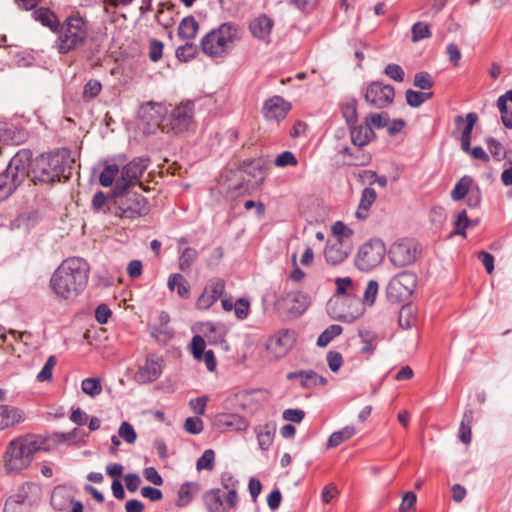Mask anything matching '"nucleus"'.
I'll use <instances>...</instances> for the list:
<instances>
[{"mask_svg":"<svg viewBox=\"0 0 512 512\" xmlns=\"http://www.w3.org/2000/svg\"><path fill=\"white\" fill-rule=\"evenodd\" d=\"M57 363V359L54 355H51L41 371L37 375V380L39 382L51 381L52 380V372Z\"/></svg>","mask_w":512,"mask_h":512,"instance_id":"603ef678","label":"nucleus"},{"mask_svg":"<svg viewBox=\"0 0 512 512\" xmlns=\"http://www.w3.org/2000/svg\"><path fill=\"white\" fill-rule=\"evenodd\" d=\"M150 205L140 193L124 189L115 193L113 199V214L121 219L135 220L148 215Z\"/></svg>","mask_w":512,"mask_h":512,"instance_id":"6e6552de","label":"nucleus"},{"mask_svg":"<svg viewBox=\"0 0 512 512\" xmlns=\"http://www.w3.org/2000/svg\"><path fill=\"white\" fill-rule=\"evenodd\" d=\"M357 433L353 425H347L342 429L333 432L326 443L327 449H332L340 446L342 443L350 440Z\"/></svg>","mask_w":512,"mask_h":512,"instance_id":"c756f323","label":"nucleus"},{"mask_svg":"<svg viewBox=\"0 0 512 512\" xmlns=\"http://www.w3.org/2000/svg\"><path fill=\"white\" fill-rule=\"evenodd\" d=\"M431 97L432 93L419 92L411 89L406 91V101L411 107H419Z\"/></svg>","mask_w":512,"mask_h":512,"instance_id":"49530a36","label":"nucleus"},{"mask_svg":"<svg viewBox=\"0 0 512 512\" xmlns=\"http://www.w3.org/2000/svg\"><path fill=\"white\" fill-rule=\"evenodd\" d=\"M340 111L342 116L345 118L348 126L356 124L358 119L357 114V101L350 99L340 105Z\"/></svg>","mask_w":512,"mask_h":512,"instance_id":"e433bc0d","label":"nucleus"},{"mask_svg":"<svg viewBox=\"0 0 512 512\" xmlns=\"http://www.w3.org/2000/svg\"><path fill=\"white\" fill-rule=\"evenodd\" d=\"M273 27L274 20L264 13L260 14L249 23V30L253 37L265 42L270 41V34Z\"/></svg>","mask_w":512,"mask_h":512,"instance_id":"a211bd4d","label":"nucleus"},{"mask_svg":"<svg viewBox=\"0 0 512 512\" xmlns=\"http://www.w3.org/2000/svg\"><path fill=\"white\" fill-rule=\"evenodd\" d=\"M221 484L227 490V502L230 506H237L238 494L237 485L238 481L229 472H224L221 475Z\"/></svg>","mask_w":512,"mask_h":512,"instance_id":"2f4dec72","label":"nucleus"},{"mask_svg":"<svg viewBox=\"0 0 512 512\" xmlns=\"http://www.w3.org/2000/svg\"><path fill=\"white\" fill-rule=\"evenodd\" d=\"M241 38L242 33L239 25L225 22L201 38L200 48L203 54L209 58H224L232 52Z\"/></svg>","mask_w":512,"mask_h":512,"instance_id":"423d86ee","label":"nucleus"},{"mask_svg":"<svg viewBox=\"0 0 512 512\" xmlns=\"http://www.w3.org/2000/svg\"><path fill=\"white\" fill-rule=\"evenodd\" d=\"M431 36L430 25L426 22H416L411 28V40L414 43L430 38Z\"/></svg>","mask_w":512,"mask_h":512,"instance_id":"79ce46f5","label":"nucleus"},{"mask_svg":"<svg viewBox=\"0 0 512 512\" xmlns=\"http://www.w3.org/2000/svg\"><path fill=\"white\" fill-rule=\"evenodd\" d=\"M282 301L294 316L301 315L309 306V296L302 291L288 292L282 298Z\"/></svg>","mask_w":512,"mask_h":512,"instance_id":"412c9836","label":"nucleus"},{"mask_svg":"<svg viewBox=\"0 0 512 512\" xmlns=\"http://www.w3.org/2000/svg\"><path fill=\"white\" fill-rule=\"evenodd\" d=\"M331 231L336 239H343L344 241H348V239L352 236L353 231L342 221L335 222Z\"/></svg>","mask_w":512,"mask_h":512,"instance_id":"4d7b16f0","label":"nucleus"},{"mask_svg":"<svg viewBox=\"0 0 512 512\" xmlns=\"http://www.w3.org/2000/svg\"><path fill=\"white\" fill-rule=\"evenodd\" d=\"M434 81L428 72H419L415 74L414 86L422 89L429 90L433 87Z\"/></svg>","mask_w":512,"mask_h":512,"instance_id":"bf43d9fd","label":"nucleus"},{"mask_svg":"<svg viewBox=\"0 0 512 512\" xmlns=\"http://www.w3.org/2000/svg\"><path fill=\"white\" fill-rule=\"evenodd\" d=\"M349 241L343 239L328 240L324 249V258L327 264L337 266L342 264L351 253Z\"/></svg>","mask_w":512,"mask_h":512,"instance_id":"dca6fc26","label":"nucleus"},{"mask_svg":"<svg viewBox=\"0 0 512 512\" xmlns=\"http://www.w3.org/2000/svg\"><path fill=\"white\" fill-rule=\"evenodd\" d=\"M118 434L127 443L133 444L136 441L137 435L133 426L128 422H123L118 430Z\"/></svg>","mask_w":512,"mask_h":512,"instance_id":"69168bd1","label":"nucleus"},{"mask_svg":"<svg viewBox=\"0 0 512 512\" xmlns=\"http://www.w3.org/2000/svg\"><path fill=\"white\" fill-rule=\"evenodd\" d=\"M350 135L352 143L359 148L366 146L376 137L373 128L365 123L358 126H355V124L350 126Z\"/></svg>","mask_w":512,"mask_h":512,"instance_id":"393cba45","label":"nucleus"},{"mask_svg":"<svg viewBox=\"0 0 512 512\" xmlns=\"http://www.w3.org/2000/svg\"><path fill=\"white\" fill-rule=\"evenodd\" d=\"M174 10L175 5L173 3H161L155 16L157 23L164 28L171 27L175 22L173 17Z\"/></svg>","mask_w":512,"mask_h":512,"instance_id":"72a5a7b5","label":"nucleus"},{"mask_svg":"<svg viewBox=\"0 0 512 512\" xmlns=\"http://www.w3.org/2000/svg\"><path fill=\"white\" fill-rule=\"evenodd\" d=\"M90 266L81 257H68L61 262L50 278V288L60 299L72 300L86 288Z\"/></svg>","mask_w":512,"mask_h":512,"instance_id":"f257e3e1","label":"nucleus"},{"mask_svg":"<svg viewBox=\"0 0 512 512\" xmlns=\"http://www.w3.org/2000/svg\"><path fill=\"white\" fill-rule=\"evenodd\" d=\"M205 347H206V343L202 336L195 335L192 338L191 353L196 360L202 361V356L207 351V350H205Z\"/></svg>","mask_w":512,"mask_h":512,"instance_id":"6e6d98bb","label":"nucleus"},{"mask_svg":"<svg viewBox=\"0 0 512 512\" xmlns=\"http://www.w3.org/2000/svg\"><path fill=\"white\" fill-rule=\"evenodd\" d=\"M263 165L260 159H246L243 160L239 165V170L247 173L248 175L255 177L254 171L262 173Z\"/></svg>","mask_w":512,"mask_h":512,"instance_id":"09e8293b","label":"nucleus"},{"mask_svg":"<svg viewBox=\"0 0 512 512\" xmlns=\"http://www.w3.org/2000/svg\"><path fill=\"white\" fill-rule=\"evenodd\" d=\"M234 314L238 320H245L250 314V302L246 298H238L234 303Z\"/></svg>","mask_w":512,"mask_h":512,"instance_id":"8fccbe9b","label":"nucleus"},{"mask_svg":"<svg viewBox=\"0 0 512 512\" xmlns=\"http://www.w3.org/2000/svg\"><path fill=\"white\" fill-rule=\"evenodd\" d=\"M274 164L277 167L296 166L298 164L297 158L290 151H284L277 155L274 160Z\"/></svg>","mask_w":512,"mask_h":512,"instance_id":"0e129e2a","label":"nucleus"},{"mask_svg":"<svg viewBox=\"0 0 512 512\" xmlns=\"http://www.w3.org/2000/svg\"><path fill=\"white\" fill-rule=\"evenodd\" d=\"M151 335L160 342H167L173 337V331L170 327L156 326L151 327Z\"/></svg>","mask_w":512,"mask_h":512,"instance_id":"052dcab7","label":"nucleus"},{"mask_svg":"<svg viewBox=\"0 0 512 512\" xmlns=\"http://www.w3.org/2000/svg\"><path fill=\"white\" fill-rule=\"evenodd\" d=\"M199 491V485L196 483H190L186 482L183 485H181L179 491H178V500L177 505L179 507H184L188 505L191 500L193 499V496Z\"/></svg>","mask_w":512,"mask_h":512,"instance_id":"c9c22d12","label":"nucleus"},{"mask_svg":"<svg viewBox=\"0 0 512 512\" xmlns=\"http://www.w3.org/2000/svg\"><path fill=\"white\" fill-rule=\"evenodd\" d=\"M379 285L376 281L370 280L367 283V286L363 295V303L369 306L373 305L376 299V295L378 293Z\"/></svg>","mask_w":512,"mask_h":512,"instance_id":"e2e57ef3","label":"nucleus"},{"mask_svg":"<svg viewBox=\"0 0 512 512\" xmlns=\"http://www.w3.org/2000/svg\"><path fill=\"white\" fill-rule=\"evenodd\" d=\"M215 462V453L212 449L204 451L202 456L197 460L196 467L198 470H213Z\"/></svg>","mask_w":512,"mask_h":512,"instance_id":"3c124183","label":"nucleus"},{"mask_svg":"<svg viewBox=\"0 0 512 512\" xmlns=\"http://www.w3.org/2000/svg\"><path fill=\"white\" fill-rule=\"evenodd\" d=\"M471 223L472 220L468 218L467 212L465 210L460 211L455 221L454 233L457 235L465 236L466 229L470 227Z\"/></svg>","mask_w":512,"mask_h":512,"instance_id":"5fc2aeb1","label":"nucleus"},{"mask_svg":"<svg viewBox=\"0 0 512 512\" xmlns=\"http://www.w3.org/2000/svg\"><path fill=\"white\" fill-rule=\"evenodd\" d=\"M74 162L66 150L41 155L35 160L31 158L29 177L35 184L67 181L72 175Z\"/></svg>","mask_w":512,"mask_h":512,"instance_id":"7ed1b4c3","label":"nucleus"},{"mask_svg":"<svg viewBox=\"0 0 512 512\" xmlns=\"http://www.w3.org/2000/svg\"><path fill=\"white\" fill-rule=\"evenodd\" d=\"M473 179L470 176H463L455 185L451 192V198L454 201L464 199L472 190Z\"/></svg>","mask_w":512,"mask_h":512,"instance_id":"f704fd0d","label":"nucleus"},{"mask_svg":"<svg viewBox=\"0 0 512 512\" xmlns=\"http://www.w3.org/2000/svg\"><path fill=\"white\" fill-rule=\"evenodd\" d=\"M296 341L295 332L281 329L269 337L266 349L277 359L286 356Z\"/></svg>","mask_w":512,"mask_h":512,"instance_id":"4468645a","label":"nucleus"},{"mask_svg":"<svg viewBox=\"0 0 512 512\" xmlns=\"http://www.w3.org/2000/svg\"><path fill=\"white\" fill-rule=\"evenodd\" d=\"M198 257V252L191 247L185 248L179 256V269L182 272L188 271Z\"/></svg>","mask_w":512,"mask_h":512,"instance_id":"58836bf2","label":"nucleus"},{"mask_svg":"<svg viewBox=\"0 0 512 512\" xmlns=\"http://www.w3.org/2000/svg\"><path fill=\"white\" fill-rule=\"evenodd\" d=\"M26 419L24 411L18 407L11 405H0V429H8L14 427Z\"/></svg>","mask_w":512,"mask_h":512,"instance_id":"6ab92c4d","label":"nucleus"},{"mask_svg":"<svg viewBox=\"0 0 512 512\" xmlns=\"http://www.w3.org/2000/svg\"><path fill=\"white\" fill-rule=\"evenodd\" d=\"M199 23L194 16L189 15L182 19L178 27V36L184 40H192L199 31Z\"/></svg>","mask_w":512,"mask_h":512,"instance_id":"7c9ffc66","label":"nucleus"},{"mask_svg":"<svg viewBox=\"0 0 512 512\" xmlns=\"http://www.w3.org/2000/svg\"><path fill=\"white\" fill-rule=\"evenodd\" d=\"M389 117L387 113L379 114V113H371L366 116L365 124L369 125V127L376 128H384L388 125Z\"/></svg>","mask_w":512,"mask_h":512,"instance_id":"864d4df0","label":"nucleus"},{"mask_svg":"<svg viewBox=\"0 0 512 512\" xmlns=\"http://www.w3.org/2000/svg\"><path fill=\"white\" fill-rule=\"evenodd\" d=\"M385 253L386 249L382 241H368L359 248L355 258V265L362 271H370L382 262Z\"/></svg>","mask_w":512,"mask_h":512,"instance_id":"1a4fd4ad","label":"nucleus"},{"mask_svg":"<svg viewBox=\"0 0 512 512\" xmlns=\"http://www.w3.org/2000/svg\"><path fill=\"white\" fill-rule=\"evenodd\" d=\"M160 374V363L155 359L147 358L144 365L136 372L135 379L137 382L144 384L155 381Z\"/></svg>","mask_w":512,"mask_h":512,"instance_id":"5701e85b","label":"nucleus"},{"mask_svg":"<svg viewBox=\"0 0 512 512\" xmlns=\"http://www.w3.org/2000/svg\"><path fill=\"white\" fill-rule=\"evenodd\" d=\"M32 157L31 150L21 149L11 158L6 170L0 173V202L10 197L29 178Z\"/></svg>","mask_w":512,"mask_h":512,"instance_id":"0eeeda50","label":"nucleus"},{"mask_svg":"<svg viewBox=\"0 0 512 512\" xmlns=\"http://www.w3.org/2000/svg\"><path fill=\"white\" fill-rule=\"evenodd\" d=\"M28 138L26 129L9 121H0V150L6 145H20Z\"/></svg>","mask_w":512,"mask_h":512,"instance_id":"f3484780","label":"nucleus"},{"mask_svg":"<svg viewBox=\"0 0 512 512\" xmlns=\"http://www.w3.org/2000/svg\"><path fill=\"white\" fill-rule=\"evenodd\" d=\"M343 331L340 325H330L318 337L317 345L319 347H326L335 337L339 336Z\"/></svg>","mask_w":512,"mask_h":512,"instance_id":"ea45409f","label":"nucleus"},{"mask_svg":"<svg viewBox=\"0 0 512 512\" xmlns=\"http://www.w3.org/2000/svg\"><path fill=\"white\" fill-rule=\"evenodd\" d=\"M163 43L157 39H151L149 41V58L153 62H158L162 58L163 54Z\"/></svg>","mask_w":512,"mask_h":512,"instance_id":"338daca9","label":"nucleus"},{"mask_svg":"<svg viewBox=\"0 0 512 512\" xmlns=\"http://www.w3.org/2000/svg\"><path fill=\"white\" fill-rule=\"evenodd\" d=\"M198 54V47L192 42H186L176 50V57L181 62H188L194 59Z\"/></svg>","mask_w":512,"mask_h":512,"instance_id":"a19ab883","label":"nucleus"},{"mask_svg":"<svg viewBox=\"0 0 512 512\" xmlns=\"http://www.w3.org/2000/svg\"><path fill=\"white\" fill-rule=\"evenodd\" d=\"M102 91V84L100 81L91 79L89 80L84 88L82 93V98L85 102H89L96 98Z\"/></svg>","mask_w":512,"mask_h":512,"instance_id":"c03bdc74","label":"nucleus"},{"mask_svg":"<svg viewBox=\"0 0 512 512\" xmlns=\"http://www.w3.org/2000/svg\"><path fill=\"white\" fill-rule=\"evenodd\" d=\"M203 501L209 512H229L236 508V506H230L228 504L227 497L225 501L223 500L222 491L220 489L206 491L203 495Z\"/></svg>","mask_w":512,"mask_h":512,"instance_id":"aec40b11","label":"nucleus"},{"mask_svg":"<svg viewBox=\"0 0 512 512\" xmlns=\"http://www.w3.org/2000/svg\"><path fill=\"white\" fill-rule=\"evenodd\" d=\"M336 292L335 296H346L349 298H354V300L359 303V299L357 298L358 293V284L355 283L350 277H338L335 279Z\"/></svg>","mask_w":512,"mask_h":512,"instance_id":"c85d7f7f","label":"nucleus"},{"mask_svg":"<svg viewBox=\"0 0 512 512\" xmlns=\"http://www.w3.org/2000/svg\"><path fill=\"white\" fill-rule=\"evenodd\" d=\"M91 33V23L79 13L72 14L59 26L53 47L60 55L78 52L87 45Z\"/></svg>","mask_w":512,"mask_h":512,"instance_id":"20e7f679","label":"nucleus"},{"mask_svg":"<svg viewBox=\"0 0 512 512\" xmlns=\"http://www.w3.org/2000/svg\"><path fill=\"white\" fill-rule=\"evenodd\" d=\"M52 441L40 434L27 433L12 439L2 456L7 474L20 473L27 469L39 452H49Z\"/></svg>","mask_w":512,"mask_h":512,"instance_id":"f03ea898","label":"nucleus"},{"mask_svg":"<svg viewBox=\"0 0 512 512\" xmlns=\"http://www.w3.org/2000/svg\"><path fill=\"white\" fill-rule=\"evenodd\" d=\"M151 121L161 128L163 132L180 134L190 129L194 120V103L192 101L181 102L175 106L168 116L165 105L156 102H148Z\"/></svg>","mask_w":512,"mask_h":512,"instance_id":"39448f33","label":"nucleus"},{"mask_svg":"<svg viewBox=\"0 0 512 512\" xmlns=\"http://www.w3.org/2000/svg\"><path fill=\"white\" fill-rule=\"evenodd\" d=\"M384 73L396 82H402L404 80V70L398 64H388L385 67Z\"/></svg>","mask_w":512,"mask_h":512,"instance_id":"774afa93","label":"nucleus"},{"mask_svg":"<svg viewBox=\"0 0 512 512\" xmlns=\"http://www.w3.org/2000/svg\"><path fill=\"white\" fill-rule=\"evenodd\" d=\"M118 173H119L118 165L106 163L104 165L102 172L99 175V183L103 187H110L113 184Z\"/></svg>","mask_w":512,"mask_h":512,"instance_id":"4c0bfd02","label":"nucleus"},{"mask_svg":"<svg viewBox=\"0 0 512 512\" xmlns=\"http://www.w3.org/2000/svg\"><path fill=\"white\" fill-rule=\"evenodd\" d=\"M417 286V276L410 271L395 275L388 283L387 294L395 301H402L412 295Z\"/></svg>","mask_w":512,"mask_h":512,"instance_id":"9d476101","label":"nucleus"},{"mask_svg":"<svg viewBox=\"0 0 512 512\" xmlns=\"http://www.w3.org/2000/svg\"><path fill=\"white\" fill-rule=\"evenodd\" d=\"M149 159L144 157L134 158L122 169V179L128 184L139 180L148 167Z\"/></svg>","mask_w":512,"mask_h":512,"instance_id":"4be33fe9","label":"nucleus"},{"mask_svg":"<svg viewBox=\"0 0 512 512\" xmlns=\"http://www.w3.org/2000/svg\"><path fill=\"white\" fill-rule=\"evenodd\" d=\"M497 107L500 111L503 125L508 129H512V110L508 108L504 99L497 100Z\"/></svg>","mask_w":512,"mask_h":512,"instance_id":"13d9d810","label":"nucleus"},{"mask_svg":"<svg viewBox=\"0 0 512 512\" xmlns=\"http://www.w3.org/2000/svg\"><path fill=\"white\" fill-rule=\"evenodd\" d=\"M485 142L494 160L501 161L503 152L505 151L503 145L493 137L487 138Z\"/></svg>","mask_w":512,"mask_h":512,"instance_id":"680f3d73","label":"nucleus"},{"mask_svg":"<svg viewBox=\"0 0 512 512\" xmlns=\"http://www.w3.org/2000/svg\"><path fill=\"white\" fill-rule=\"evenodd\" d=\"M477 121L478 116L474 112L466 114L465 117H463L462 115H457L454 118L455 130L460 132L461 137H465L467 129L469 128L468 136H471L473 127L475 126Z\"/></svg>","mask_w":512,"mask_h":512,"instance_id":"473e14b6","label":"nucleus"},{"mask_svg":"<svg viewBox=\"0 0 512 512\" xmlns=\"http://www.w3.org/2000/svg\"><path fill=\"white\" fill-rule=\"evenodd\" d=\"M92 209L94 212L106 213L107 211H111L113 213V206L110 207L108 205V199L102 191H98L94 194L92 199Z\"/></svg>","mask_w":512,"mask_h":512,"instance_id":"de8ad7c7","label":"nucleus"},{"mask_svg":"<svg viewBox=\"0 0 512 512\" xmlns=\"http://www.w3.org/2000/svg\"><path fill=\"white\" fill-rule=\"evenodd\" d=\"M82 391L91 396L95 397L101 394L102 386L100 380L97 378H86L81 383Z\"/></svg>","mask_w":512,"mask_h":512,"instance_id":"a18cd8bd","label":"nucleus"},{"mask_svg":"<svg viewBox=\"0 0 512 512\" xmlns=\"http://www.w3.org/2000/svg\"><path fill=\"white\" fill-rule=\"evenodd\" d=\"M366 102L378 109H383L391 105L394 101L395 90L389 84L380 81H373L367 85L365 91Z\"/></svg>","mask_w":512,"mask_h":512,"instance_id":"9b49d317","label":"nucleus"},{"mask_svg":"<svg viewBox=\"0 0 512 512\" xmlns=\"http://www.w3.org/2000/svg\"><path fill=\"white\" fill-rule=\"evenodd\" d=\"M292 109L290 102L283 97L275 95L264 101L262 114L265 120L279 124Z\"/></svg>","mask_w":512,"mask_h":512,"instance_id":"2eb2a0df","label":"nucleus"},{"mask_svg":"<svg viewBox=\"0 0 512 512\" xmlns=\"http://www.w3.org/2000/svg\"><path fill=\"white\" fill-rule=\"evenodd\" d=\"M167 286L169 290L176 291L181 299L190 298L191 286L182 274H171L168 278Z\"/></svg>","mask_w":512,"mask_h":512,"instance_id":"bb28decb","label":"nucleus"},{"mask_svg":"<svg viewBox=\"0 0 512 512\" xmlns=\"http://www.w3.org/2000/svg\"><path fill=\"white\" fill-rule=\"evenodd\" d=\"M225 292L226 281L220 277H213L206 282L195 307L201 311L208 310L225 295Z\"/></svg>","mask_w":512,"mask_h":512,"instance_id":"f8f14e48","label":"nucleus"},{"mask_svg":"<svg viewBox=\"0 0 512 512\" xmlns=\"http://www.w3.org/2000/svg\"><path fill=\"white\" fill-rule=\"evenodd\" d=\"M275 428L269 424L264 425V427L258 432L257 439L261 449L267 450L274 439Z\"/></svg>","mask_w":512,"mask_h":512,"instance_id":"37998d69","label":"nucleus"},{"mask_svg":"<svg viewBox=\"0 0 512 512\" xmlns=\"http://www.w3.org/2000/svg\"><path fill=\"white\" fill-rule=\"evenodd\" d=\"M377 193L374 188L366 187L361 193L360 202L356 211V217L365 220L368 217L369 210L376 201Z\"/></svg>","mask_w":512,"mask_h":512,"instance_id":"cd10ccee","label":"nucleus"},{"mask_svg":"<svg viewBox=\"0 0 512 512\" xmlns=\"http://www.w3.org/2000/svg\"><path fill=\"white\" fill-rule=\"evenodd\" d=\"M32 16L36 21L40 22L43 26L49 28L54 33L57 32L62 23L59 21L57 15L46 7L34 9Z\"/></svg>","mask_w":512,"mask_h":512,"instance_id":"a878e982","label":"nucleus"},{"mask_svg":"<svg viewBox=\"0 0 512 512\" xmlns=\"http://www.w3.org/2000/svg\"><path fill=\"white\" fill-rule=\"evenodd\" d=\"M419 254L417 244L410 239L395 242L388 252L391 262L395 266L404 267L414 263Z\"/></svg>","mask_w":512,"mask_h":512,"instance_id":"ddd939ff","label":"nucleus"},{"mask_svg":"<svg viewBox=\"0 0 512 512\" xmlns=\"http://www.w3.org/2000/svg\"><path fill=\"white\" fill-rule=\"evenodd\" d=\"M287 378L289 380L293 379H300V384L303 388H314L319 385H326L327 380L326 378L318 375L313 370H306V371H297V372H290L287 375Z\"/></svg>","mask_w":512,"mask_h":512,"instance_id":"b1692460","label":"nucleus"}]
</instances>
